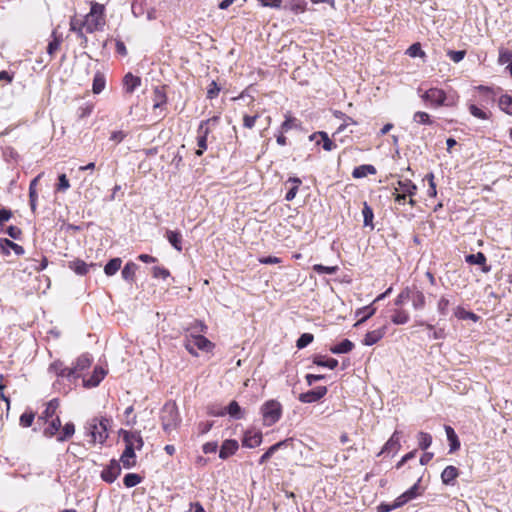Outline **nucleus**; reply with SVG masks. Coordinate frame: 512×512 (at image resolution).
Returning <instances> with one entry per match:
<instances>
[{
  "label": "nucleus",
  "mask_w": 512,
  "mask_h": 512,
  "mask_svg": "<svg viewBox=\"0 0 512 512\" xmlns=\"http://www.w3.org/2000/svg\"><path fill=\"white\" fill-rule=\"evenodd\" d=\"M469 112L476 118L481 120H486L489 118V113L487 111L482 110L475 104L469 105Z\"/></svg>",
  "instance_id": "obj_52"
},
{
  "label": "nucleus",
  "mask_w": 512,
  "mask_h": 512,
  "mask_svg": "<svg viewBox=\"0 0 512 512\" xmlns=\"http://www.w3.org/2000/svg\"><path fill=\"white\" fill-rule=\"evenodd\" d=\"M362 215H363V223L365 227H370L371 229L374 228L373 225V210L372 208L365 202L364 207L362 209Z\"/></svg>",
  "instance_id": "obj_42"
},
{
  "label": "nucleus",
  "mask_w": 512,
  "mask_h": 512,
  "mask_svg": "<svg viewBox=\"0 0 512 512\" xmlns=\"http://www.w3.org/2000/svg\"><path fill=\"white\" fill-rule=\"evenodd\" d=\"M121 473V467L118 461L111 460L101 472V478L107 483H113Z\"/></svg>",
  "instance_id": "obj_6"
},
{
  "label": "nucleus",
  "mask_w": 512,
  "mask_h": 512,
  "mask_svg": "<svg viewBox=\"0 0 512 512\" xmlns=\"http://www.w3.org/2000/svg\"><path fill=\"white\" fill-rule=\"evenodd\" d=\"M465 54H466V52L464 50H458V51L450 50V51H448L449 58L453 62H455V63H458L461 60H463V58L465 57Z\"/></svg>",
  "instance_id": "obj_62"
},
{
  "label": "nucleus",
  "mask_w": 512,
  "mask_h": 512,
  "mask_svg": "<svg viewBox=\"0 0 512 512\" xmlns=\"http://www.w3.org/2000/svg\"><path fill=\"white\" fill-rule=\"evenodd\" d=\"M290 440L291 439H285L283 441H280V442L270 446L268 448V450L260 457L259 464L262 465V464L266 463L276 451H278L280 448L286 446Z\"/></svg>",
  "instance_id": "obj_28"
},
{
  "label": "nucleus",
  "mask_w": 512,
  "mask_h": 512,
  "mask_svg": "<svg viewBox=\"0 0 512 512\" xmlns=\"http://www.w3.org/2000/svg\"><path fill=\"white\" fill-rule=\"evenodd\" d=\"M131 10L135 17H141L146 10V0H134Z\"/></svg>",
  "instance_id": "obj_45"
},
{
  "label": "nucleus",
  "mask_w": 512,
  "mask_h": 512,
  "mask_svg": "<svg viewBox=\"0 0 512 512\" xmlns=\"http://www.w3.org/2000/svg\"><path fill=\"white\" fill-rule=\"evenodd\" d=\"M75 433V425L72 422L66 423L63 428L62 432L57 436V441L64 442L71 438Z\"/></svg>",
  "instance_id": "obj_40"
},
{
  "label": "nucleus",
  "mask_w": 512,
  "mask_h": 512,
  "mask_svg": "<svg viewBox=\"0 0 512 512\" xmlns=\"http://www.w3.org/2000/svg\"><path fill=\"white\" fill-rule=\"evenodd\" d=\"M454 315L455 317H457L458 319H471L473 321H477L478 319V316L475 315L474 313L472 312H469V311H466L464 308L462 307H457L454 311Z\"/></svg>",
  "instance_id": "obj_51"
},
{
  "label": "nucleus",
  "mask_w": 512,
  "mask_h": 512,
  "mask_svg": "<svg viewBox=\"0 0 512 512\" xmlns=\"http://www.w3.org/2000/svg\"><path fill=\"white\" fill-rule=\"evenodd\" d=\"M49 371L55 373L59 377L67 378V379H75L78 375H75V369L64 367L63 363L60 361H56L52 363L49 367Z\"/></svg>",
  "instance_id": "obj_9"
},
{
  "label": "nucleus",
  "mask_w": 512,
  "mask_h": 512,
  "mask_svg": "<svg viewBox=\"0 0 512 512\" xmlns=\"http://www.w3.org/2000/svg\"><path fill=\"white\" fill-rule=\"evenodd\" d=\"M419 482L420 480H418L417 483H415L411 488L404 492V494L410 499V501L420 495Z\"/></svg>",
  "instance_id": "obj_64"
},
{
  "label": "nucleus",
  "mask_w": 512,
  "mask_h": 512,
  "mask_svg": "<svg viewBox=\"0 0 512 512\" xmlns=\"http://www.w3.org/2000/svg\"><path fill=\"white\" fill-rule=\"evenodd\" d=\"M161 424L166 433L175 430L181 422L175 402H167L161 410Z\"/></svg>",
  "instance_id": "obj_3"
},
{
  "label": "nucleus",
  "mask_w": 512,
  "mask_h": 512,
  "mask_svg": "<svg viewBox=\"0 0 512 512\" xmlns=\"http://www.w3.org/2000/svg\"><path fill=\"white\" fill-rule=\"evenodd\" d=\"M298 126V120L295 117L286 116V119L282 123L281 128L284 132H287L293 128H297Z\"/></svg>",
  "instance_id": "obj_57"
},
{
  "label": "nucleus",
  "mask_w": 512,
  "mask_h": 512,
  "mask_svg": "<svg viewBox=\"0 0 512 512\" xmlns=\"http://www.w3.org/2000/svg\"><path fill=\"white\" fill-rule=\"evenodd\" d=\"M386 333V326H382L381 328L369 331L365 334V337L362 343L366 346H372L380 341Z\"/></svg>",
  "instance_id": "obj_12"
},
{
  "label": "nucleus",
  "mask_w": 512,
  "mask_h": 512,
  "mask_svg": "<svg viewBox=\"0 0 512 512\" xmlns=\"http://www.w3.org/2000/svg\"><path fill=\"white\" fill-rule=\"evenodd\" d=\"M263 421L266 426L275 424L282 415V406L276 400H269L261 407Z\"/></svg>",
  "instance_id": "obj_4"
},
{
  "label": "nucleus",
  "mask_w": 512,
  "mask_h": 512,
  "mask_svg": "<svg viewBox=\"0 0 512 512\" xmlns=\"http://www.w3.org/2000/svg\"><path fill=\"white\" fill-rule=\"evenodd\" d=\"M409 314L405 310H395L391 321L396 325H403L409 321Z\"/></svg>",
  "instance_id": "obj_44"
},
{
  "label": "nucleus",
  "mask_w": 512,
  "mask_h": 512,
  "mask_svg": "<svg viewBox=\"0 0 512 512\" xmlns=\"http://www.w3.org/2000/svg\"><path fill=\"white\" fill-rule=\"evenodd\" d=\"M35 415L33 412H25L20 416V425L22 427H30L34 421Z\"/></svg>",
  "instance_id": "obj_59"
},
{
  "label": "nucleus",
  "mask_w": 512,
  "mask_h": 512,
  "mask_svg": "<svg viewBox=\"0 0 512 512\" xmlns=\"http://www.w3.org/2000/svg\"><path fill=\"white\" fill-rule=\"evenodd\" d=\"M105 25L104 20V6L98 3H93L90 12L86 15L84 22L82 23L83 28L88 33L102 30Z\"/></svg>",
  "instance_id": "obj_2"
},
{
  "label": "nucleus",
  "mask_w": 512,
  "mask_h": 512,
  "mask_svg": "<svg viewBox=\"0 0 512 512\" xmlns=\"http://www.w3.org/2000/svg\"><path fill=\"white\" fill-rule=\"evenodd\" d=\"M167 102V97L164 92V89L161 87H156L153 93V108L157 109L165 105Z\"/></svg>",
  "instance_id": "obj_32"
},
{
  "label": "nucleus",
  "mask_w": 512,
  "mask_h": 512,
  "mask_svg": "<svg viewBox=\"0 0 512 512\" xmlns=\"http://www.w3.org/2000/svg\"><path fill=\"white\" fill-rule=\"evenodd\" d=\"M376 172V168L373 165L364 164L355 167L352 172V176L354 178H363L366 177L367 175H374L376 174Z\"/></svg>",
  "instance_id": "obj_27"
},
{
  "label": "nucleus",
  "mask_w": 512,
  "mask_h": 512,
  "mask_svg": "<svg viewBox=\"0 0 512 512\" xmlns=\"http://www.w3.org/2000/svg\"><path fill=\"white\" fill-rule=\"evenodd\" d=\"M413 119L415 122L420 123V124H427V125L432 124L430 116L426 112H421V111L416 112L413 116Z\"/></svg>",
  "instance_id": "obj_58"
},
{
  "label": "nucleus",
  "mask_w": 512,
  "mask_h": 512,
  "mask_svg": "<svg viewBox=\"0 0 512 512\" xmlns=\"http://www.w3.org/2000/svg\"><path fill=\"white\" fill-rule=\"evenodd\" d=\"M166 238L169 241V243L177 250L182 251V235L177 231L167 230L166 232Z\"/></svg>",
  "instance_id": "obj_35"
},
{
  "label": "nucleus",
  "mask_w": 512,
  "mask_h": 512,
  "mask_svg": "<svg viewBox=\"0 0 512 512\" xmlns=\"http://www.w3.org/2000/svg\"><path fill=\"white\" fill-rule=\"evenodd\" d=\"M376 312V308L372 305L365 306L356 312V316L360 317V319L355 323V326H359L364 323L367 319L373 316Z\"/></svg>",
  "instance_id": "obj_30"
},
{
  "label": "nucleus",
  "mask_w": 512,
  "mask_h": 512,
  "mask_svg": "<svg viewBox=\"0 0 512 512\" xmlns=\"http://www.w3.org/2000/svg\"><path fill=\"white\" fill-rule=\"evenodd\" d=\"M105 84H106V80H105L104 75L100 72H97L93 78V85H92L93 93H95V94L101 93L105 88Z\"/></svg>",
  "instance_id": "obj_41"
},
{
  "label": "nucleus",
  "mask_w": 512,
  "mask_h": 512,
  "mask_svg": "<svg viewBox=\"0 0 512 512\" xmlns=\"http://www.w3.org/2000/svg\"><path fill=\"white\" fill-rule=\"evenodd\" d=\"M91 363L92 358L88 354H83L80 357H78L76 364L73 367V369H75V375H77L78 372L89 368Z\"/></svg>",
  "instance_id": "obj_38"
},
{
  "label": "nucleus",
  "mask_w": 512,
  "mask_h": 512,
  "mask_svg": "<svg viewBox=\"0 0 512 512\" xmlns=\"http://www.w3.org/2000/svg\"><path fill=\"white\" fill-rule=\"evenodd\" d=\"M41 175H38L36 178H34L29 185V200H30V206L31 210L35 212L36 210V202H37V192H36V185L38 180L40 179Z\"/></svg>",
  "instance_id": "obj_39"
},
{
  "label": "nucleus",
  "mask_w": 512,
  "mask_h": 512,
  "mask_svg": "<svg viewBox=\"0 0 512 512\" xmlns=\"http://www.w3.org/2000/svg\"><path fill=\"white\" fill-rule=\"evenodd\" d=\"M141 85V79L132 73H127L123 79V87L126 93H133Z\"/></svg>",
  "instance_id": "obj_19"
},
{
  "label": "nucleus",
  "mask_w": 512,
  "mask_h": 512,
  "mask_svg": "<svg viewBox=\"0 0 512 512\" xmlns=\"http://www.w3.org/2000/svg\"><path fill=\"white\" fill-rule=\"evenodd\" d=\"M124 441L126 445H129L130 443L133 444V448L135 449H141L143 446V439L139 432H124Z\"/></svg>",
  "instance_id": "obj_25"
},
{
  "label": "nucleus",
  "mask_w": 512,
  "mask_h": 512,
  "mask_svg": "<svg viewBox=\"0 0 512 512\" xmlns=\"http://www.w3.org/2000/svg\"><path fill=\"white\" fill-rule=\"evenodd\" d=\"M465 261L471 265H479L481 266V270L484 273H488L491 271V266L486 264V256L482 252H478L476 254H468L465 256Z\"/></svg>",
  "instance_id": "obj_11"
},
{
  "label": "nucleus",
  "mask_w": 512,
  "mask_h": 512,
  "mask_svg": "<svg viewBox=\"0 0 512 512\" xmlns=\"http://www.w3.org/2000/svg\"><path fill=\"white\" fill-rule=\"evenodd\" d=\"M0 249L5 254H9L10 249H12L16 255L24 254V248L22 246L6 238L0 239Z\"/></svg>",
  "instance_id": "obj_23"
},
{
  "label": "nucleus",
  "mask_w": 512,
  "mask_h": 512,
  "mask_svg": "<svg viewBox=\"0 0 512 512\" xmlns=\"http://www.w3.org/2000/svg\"><path fill=\"white\" fill-rule=\"evenodd\" d=\"M313 270L318 274H335L338 270L337 266H324L322 264H315Z\"/></svg>",
  "instance_id": "obj_53"
},
{
  "label": "nucleus",
  "mask_w": 512,
  "mask_h": 512,
  "mask_svg": "<svg viewBox=\"0 0 512 512\" xmlns=\"http://www.w3.org/2000/svg\"><path fill=\"white\" fill-rule=\"evenodd\" d=\"M105 370L102 367H95L93 374L83 379V383L85 387H96L105 377Z\"/></svg>",
  "instance_id": "obj_15"
},
{
  "label": "nucleus",
  "mask_w": 512,
  "mask_h": 512,
  "mask_svg": "<svg viewBox=\"0 0 512 512\" xmlns=\"http://www.w3.org/2000/svg\"><path fill=\"white\" fill-rule=\"evenodd\" d=\"M327 393V388L325 386L316 387L313 390H310L305 393H301L299 395V400L302 403H314L324 397Z\"/></svg>",
  "instance_id": "obj_7"
},
{
  "label": "nucleus",
  "mask_w": 512,
  "mask_h": 512,
  "mask_svg": "<svg viewBox=\"0 0 512 512\" xmlns=\"http://www.w3.org/2000/svg\"><path fill=\"white\" fill-rule=\"evenodd\" d=\"M137 268L138 266L134 262L130 261L126 263L121 272L122 278L126 281L133 282Z\"/></svg>",
  "instance_id": "obj_34"
},
{
  "label": "nucleus",
  "mask_w": 512,
  "mask_h": 512,
  "mask_svg": "<svg viewBox=\"0 0 512 512\" xmlns=\"http://www.w3.org/2000/svg\"><path fill=\"white\" fill-rule=\"evenodd\" d=\"M445 432L450 443V453L455 452L460 448L459 439L451 426H445Z\"/></svg>",
  "instance_id": "obj_31"
},
{
  "label": "nucleus",
  "mask_w": 512,
  "mask_h": 512,
  "mask_svg": "<svg viewBox=\"0 0 512 512\" xmlns=\"http://www.w3.org/2000/svg\"><path fill=\"white\" fill-rule=\"evenodd\" d=\"M313 363L318 366L327 367L329 369H335L338 365V360H336L334 358L324 360L323 356L317 355L314 357Z\"/></svg>",
  "instance_id": "obj_43"
},
{
  "label": "nucleus",
  "mask_w": 512,
  "mask_h": 512,
  "mask_svg": "<svg viewBox=\"0 0 512 512\" xmlns=\"http://www.w3.org/2000/svg\"><path fill=\"white\" fill-rule=\"evenodd\" d=\"M226 414H229L234 419L243 418L242 409L237 401L230 402L227 407L216 413L217 416H224Z\"/></svg>",
  "instance_id": "obj_17"
},
{
  "label": "nucleus",
  "mask_w": 512,
  "mask_h": 512,
  "mask_svg": "<svg viewBox=\"0 0 512 512\" xmlns=\"http://www.w3.org/2000/svg\"><path fill=\"white\" fill-rule=\"evenodd\" d=\"M68 267L73 270L77 275H86L89 272L90 268L97 267V264L91 263L87 264L81 259H75L68 263Z\"/></svg>",
  "instance_id": "obj_13"
},
{
  "label": "nucleus",
  "mask_w": 512,
  "mask_h": 512,
  "mask_svg": "<svg viewBox=\"0 0 512 512\" xmlns=\"http://www.w3.org/2000/svg\"><path fill=\"white\" fill-rule=\"evenodd\" d=\"M406 300H410V288H405L395 299V305L401 306Z\"/></svg>",
  "instance_id": "obj_60"
},
{
  "label": "nucleus",
  "mask_w": 512,
  "mask_h": 512,
  "mask_svg": "<svg viewBox=\"0 0 512 512\" xmlns=\"http://www.w3.org/2000/svg\"><path fill=\"white\" fill-rule=\"evenodd\" d=\"M262 442V434L255 432L253 434H246L243 440V445L249 448H255Z\"/></svg>",
  "instance_id": "obj_36"
},
{
  "label": "nucleus",
  "mask_w": 512,
  "mask_h": 512,
  "mask_svg": "<svg viewBox=\"0 0 512 512\" xmlns=\"http://www.w3.org/2000/svg\"><path fill=\"white\" fill-rule=\"evenodd\" d=\"M459 471L455 466H447L441 473V480L445 485H450L458 477Z\"/></svg>",
  "instance_id": "obj_26"
},
{
  "label": "nucleus",
  "mask_w": 512,
  "mask_h": 512,
  "mask_svg": "<svg viewBox=\"0 0 512 512\" xmlns=\"http://www.w3.org/2000/svg\"><path fill=\"white\" fill-rule=\"evenodd\" d=\"M207 134H208V128L204 129V122H202L200 124L199 130H198V136H197L198 149L195 152V154L197 156H201L204 153V151L207 149Z\"/></svg>",
  "instance_id": "obj_18"
},
{
  "label": "nucleus",
  "mask_w": 512,
  "mask_h": 512,
  "mask_svg": "<svg viewBox=\"0 0 512 512\" xmlns=\"http://www.w3.org/2000/svg\"><path fill=\"white\" fill-rule=\"evenodd\" d=\"M422 97L425 101H428L436 106H440L444 103L446 94L441 89L431 88L427 90Z\"/></svg>",
  "instance_id": "obj_8"
},
{
  "label": "nucleus",
  "mask_w": 512,
  "mask_h": 512,
  "mask_svg": "<svg viewBox=\"0 0 512 512\" xmlns=\"http://www.w3.org/2000/svg\"><path fill=\"white\" fill-rule=\"evenodd\" d=\"M407 54L410 56V57H424L425 56V52L421 49V45L419 43H414L412 44L408 49H407Z\"/></svg>",
  "instance_id": "obj_56"
},
{
  "label": "nucleus",
  "mask_w": 512,
  "mask_h": 512,
  "mask_svg": "<svg viewBox=\"0 0 512 512\" xmlns=\"http://www.w3.org/2000/svg\"><path fill=\"white\" fill-rule=\"evenodd\" d=\"M135 450L133 444L126 445L123 454L121 455L120 461L125 468H131L135 465Z\"/></svg>",
  "instance_id": "obj_22"
},
{
  "label": "nucleus",
  "mask_w": 512,
  "mask_h": 512,
  "mask_svg": "<svg viewBox=\"0 0 512 512\" xmlns=\"http://www.w3.org/2000/svg\"><path fill=\"white\" fill-rule=\"evenodd\" d=\"M122 260L121 258H113L111 259L104 267V272L107 276H113L118 272L121 268Z\"/></svg>",
  "instance_id": "obj_37"
},
{
  "label": "nucleus",
  "mask_w": 512,
  "mask_h": 512,
  "mask_svg": "<svg viewBox=\"0 0 512 512\" xmlns=\"http://www.w3.org/2000/svg\"><path fill=\"white\" fill-rule=\"evenodd\" d=\"M401 447L400 444V432L395 431L390 439L385 443L384 447L382 448L380 454L383 453H396Z\"/></svg>",
  "instance_id": "obj_16"
},
{
  "label": "nucleus",
  "mask_w": 512,
  "mask_h": 512,
  "mask_svg": "<svg viewBox=\"0 0 512 512\" xmlns=\"http://www.w3.org/2000/svg\"><path fill=\"white\" fill-rule=\"evenodd\" d=\"M421 325H425L426 328L430 331L429 332V338L431 339H444L446 334L445 330L443 328H439L437 330L434 329V326L428 323L421 322Z\"/></svg>",
  "instance_id": "obj_49"
},
{
  "label": "nucleus",
  "mask_w": 512,
  "mask_h": 512,
  "mask_svg": "<svg viewBox=\"0 0 512 512\" xmlns=\"http://www.w3.org/2000/svg\"><path fill=\"white\" fill-rule=\"evenodd\" d=\"M499 107L509 115H512V96L502 95L499 99Z\"/></svg>",
  "instance_id": "obj_47"
},
{
  "label": "nucleus",
  "mask_w": 512,
  "mask_h": 512,
  "mask_svg": "<svg viewBox=\"0 0 512 512\" xmlns=\"http://www.w3.org/2000/svg\"><path fill=\"white\" fill-rule=\"evenodd\" d=\"M395 190L410 196L409 204L412 206L415 205V201L412 199V196L415 195L417 187L411 180L405 179L398 181V187H396Z\"/></svg>",
  "instance_id": "obj_10"
},
{
  "label": "nucleus",
  "mask_w": 512,
  "mask_h": 512,
  "mask_svg": "<svg viewBox=\"0 0 512 512\" xmlns=\"http://www.w3.org/2000/svg\"><path fill=\"white\" fill-rule=\"evenodd\" d=\"M314 336L310 333H303L296 342V347L298 349H303L312 343Z\"/></svg>",
  "instance_id": "obj_54"
},
{
  "label": "nucleus",
  "mask_w": 512,
  "mask_h": 512,
  "mask_svg": "<svg viewBox=\"0 0 512 512\" xmlns=\"http://www.w3.org/2000/svg\"><path fill=\"white\" fill-rule=\"evenodd\" d=\"M449 305H450L449 299H447L446 297H441L438 302L439 313L444 316L447 315Z\"/></svg>",
  "instance_id": "obj_63"
},
{
  "label": "nucleus",
  "mask_w": 512,
  "mask_h": 512,
  "mask_svg": "<svg viewBox=\"0 0 512 512\" xmlns=\"http://www.w3.org/2000/svg\"><path fill=\"white\" fill-rule=\"evenodd\" d=\"M318 137L321 138V141L323 142V149L326 151H331L336 148V145L333 143V141L328 137V134L324 131H319L311 134L309 136V139L311 141H316L317 144L320 143L319 140H316Z\"/></svg>",
  "instance_id": "obj_20"
},
{
  "label": "nucleus",
  "mask_w": 512,
  "mask_h": 512,
  "mask_svg": "<svg viewBox=\"0 0 512 512\" xmlns=\"http://www.w3.org/2000/svg\"><path fill=\"white\" fill-rule=\"evenodd\" d=\"M58 180H59L58 185H57L58 191L65 192L66 190L69 189L70 183L65 174L59 175Z\"/></svg>",
  "instance_id": "obj_61"
},
{
  "label": "nucleus",
  "mask_w": 512,
  "mask_h": 512,
  "mask_svg": "<svg viewBox=\"0 0 512 512\" xmlns=\"http://www.w3.org/2000/svg\"><path fill=\"white\" fill-rule=\"evenodd\" d=\"M53 39L49 42L47 46V53L52 57L54 53L59 49L61 44V37L56 35V32L53 31L52 33Z\"/></svg>",
  "instance_id": "obj_48"
},
{
  "label": "nucleus",
  "mask_w": 512,
  "mask_h": 512,
  "mask_svg": "<svg viewBox=\"0 0 512 512\" xmlns=\"http://www.w3.org/2000/svg\"><path fill=\"white\" fill-rule=\"evenodd\" d=\"M432 444V436L426 432H419L418 445L422 450H426Z\"/></svg>",
  "instance_id": "obj_50"
},
{
  "label": "nucleus",
  "mask_w": 512,
  "mask_h": 512,
  "mask_svg": "<svg viewBox=\"0 0 512 512\" xmlns=\"http://www.w3.org/2000/svg\"><path fill=\"white\" fill-rule=\"evenodd\" d=\"M108 425L107 418H93L85 425V434L90 437L91 444H103L108 438Z\"/></svg>",
  "instance_id": "obj_1"
},
{
  "label": "nucleus",
  "mask_w": 512,
  "mask_h": 512,
  "mask_svg": "<svg viewBox=\"0 0 512 512\" xmlns=\"http://www.w3.org/2000/svg\"><path fill=\"white\" fill-rule=\"evenodd\" d=\"M238 442L233 439H227L225 440L220 448L219 451V457L221 459H227L231 455L235 454V452L238 450Z\"/></svg>",
  "instance_id": "obj_14"
},
{
  "label": "nucleus",
  "mask_w": 512,
  "mask_h": 512,
  "mask_svg": "<svg viewBox=\"0 0 512 512\" xmlns=\"http://www.w3.org/2000/svg\"><path fill=\"white\" fill-rule=\"evenodd\" d=\"M498 63L500 65L506 64V63H512V54L510 50H507L503 47L499 48V57H498Z\"/></svg>",
  "instance_id": "obj_55"
},
{
  "label": "nucleus",
  "mask_w": 512,
  "mask_h": 512,
  "mask_svg": "<svg viewBox=\"0 0 512 512\" xmlns=\"http://www.w3.org/2000/svg\"><path fill=\"white\" fill-rule=\"evenodd\" d=\"M353 348H354L353 342H351L348 339H344L339 344L332 346L330 348V351L333 354H343V353H348V352L352 351Z\"/></svg>",
  "instance_id": "obj_33"
},
{
  "label": "nucleus",
  "mask_w": 512,
  "mask_h": 512,
  "mask_svg": "<svg viewBox=\"0 0 512 512\" xmlns=\"http://www.w3.org/2000/svg\"><path fill=\"white\" fill-rule=\"evenodd\" d=\"M184 346L190 354L197 356V349L209 352L214 344L202 335H191L186 338Z\"/></svg>",
  "instance_id": "obj_5"
},
{
  "label": "nucleus",
  "mask_w": 512,
  "mask_h": 512,
  "mask_svg": "<svg viewBox=\"0 0 512 512\" xmlns=\"http://www.w3.org/2000/svg\"><path fill=\"white\" fill-rule=\"evenodd\" d=\"M59 407V401L58 399H52L50 400L47 405H46V408L45 410L42 412L41 416L39 417V419H44L46 422H48L50 419H53L55 418L56 416V411Z\"/></svg>",
  "instance_id": "obj_24"
},
{
  "label": "nucleus",
  "mask_w": 512,
  "mask_h": 512,
  "mask_svg": "<svg viewBox=\"0 0 512 512\" xmlns=\"http://www.w3.org/2000/svg\"><path fill=\"white\" fill-rule=\"evenodd\" d=\"M410 300L415 310H422L426 303L425 295L416 288H410Z\"/></svg>",
  "instance_id": "obj_21"
},
{
  "label": "nucleus",
  "mask_w": 512,
  "mask_h": 512,
  "mask_svg": "<svg viewBox=\"0 0 512 512\" xmlns=\"http://www.w3.org/2000/svg\"><path fill=\"white\" fill-rule=\"evenodd\" d=\"M142 481L140 475L136 473H128L124 476L123 483L127 488H132Z\"/></svg>",
  "instance_id": "obj_46"
},
{
  "label": "nucleus",
  "mask_w": 512,
  "mask_h": 512,
  "mask_svg": "<svg viewBox=\"0 0 512 512\" xmlns=\"http://www.w3.org/2000/svg\"><path fill=\"white\" fill-rule=\"evenodd\" d=\"M48 422H49V424L44 429L43 434L46 437L51 438V437L55 436L57 434V432L60 430L61 420H60L59 416H55V418L50 419V421H48Z\"/></svg>",
  "instance_id": "obj_29"
}]
</instances>
